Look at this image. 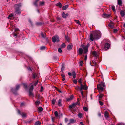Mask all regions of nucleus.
I'll return each instance as SVG.
<instances>
[{
    "mask_svg": "<svg viewBox=\"0 0 125 125\" xmlns=\"http://www.w3.org/2000/svg\"><path fill=\"white\" fill-rule=\"evenodd\" d=\"M101 35V33L100 31L98 30H96L94 31L93 33L90 34V39L92 41H93L94 40L98 39L100 38Z\"/></svg>",
    "mask_w": 125,
    "mask_h": 125,
    "instance_id": "f257e3e1",
    "label": "nucleus"
},
{
    "mask_svg": "<svg viewBox=\"0 0 125 125\" xmlns=\"http://www.w3.org/2000/svg\"><path fill=\"white\" fill-rule=\"evenodd\" d=\"M89 45H86V46L83 45L82 46L83 49H83L81 48H79L78 50V52L80 54H82L83 52V53L84 54H86L88 52V47Z\"/></svg>",
    "mask_w": 125,
    "mask_h": 125,
    "instance_id": "f03ea898",
    "label": "nucleus"
},
{
    "mask_svg": "<svg viewBox=\"0 0 125 125\" xmlns=\"http://www.w3.org/2000/svg\"><path fill=\"white\" fill-rule=\"evenodd\" d=\"M21 5V3L15 5L14 6L15 12L17 14H19L21 13L20 7Z\"/></svg>",
    "mask_w": 125,
    "mask_h": 125,
    "instance_id": "7ed1b4c3",
    "label": "nucleus"
},
{
    "mask_svg": "<svg viewBox=\"0 0 125 125\" xmlns=\"http://www.w3.org/2000/svg\"><path fill=\"white\" fill-rule=\"evenodd\" d=\"M105 86V83L103 82H101L100 84L97 85V88L99 91H101V92H102L103 90V87H104Z\"/></svg>",
    "mask_w": 125,
    "mask_h": 125,
    "instance_id": "20e7f679",
    "label": "nucleus"
},
{
    "mask_svg": "<svg viewBox=\"0 0 125 125\" xmlns=\"http://www.w3.org/2000/svg\"><path fill=\"white\" fill-rule=\"evenodd\" d=\"M59 37L57 35H55L54 36L52 37V41L54 43L56 42H58L59 41Z\"/></svg>",
    "mask_w": 125,
    "mask_h": 125,
    "instance_id": "39448f33",
    "label": "nucleus"
},
{
    "mask_svg": "<svg viewBox=\"0 0 125 125\" xmlns=\"http://www.w3.org/2000/svg\"><path fill=\"white\" fill-rule=\"evenodd\" d=\"M80 89L81 90L83 89L84 90H86L88 89V87L86 85H83L82 84H81L80 85Z\"/></svg>",
    "mask_w": 125,
    "mask_h": 125,
    "instance_id": "423d86ee",
    "label": "nucleus"
},
{
    "mask_svg": "<svg viewBox=\"0 0 125 125\" xmlns=\"http://www.w3.org/2000/svg\"><path fill=\"white\" fill-rule=\"evenodd\" d=\"M20 87V86L19 85H17L15 89L14 90V89H13V88H11V90L14 94H16V92L15 93V92L14 91H15V90L17 91V90H18L19 88Z\"/></svg>",
    "mask_w": 125,
    "mask_h": 125,
    "instance_id": "0eeeda50",
    "label": "nucleus"
},
{
    "mask_svg": "<svg viewBox=\"0 0 125 125\" xmlns=\"http://www.w3.org/2000/svg\"><path fill=\"white\" fill-rule=\"evenodd\" d=\"M111 45L110 44L108 43H106L104 45V48L105 49H108L111 47Z\"/></svg>",
    "mask_w": 125,
    "mask_h": 125,
    "instance_id": "6e6552de",
    "label": "nucleus"
},
{
    "mask_svg": "<svg viewBox=\"0 0 125 125\" xmlns=\"http://www.w3.org/2000/svg\"><path fill=\"white\" fill-rule=\"evenodd\" d=\"M18 113L21 115L23 117H26V115L25 113H22L21 114L20 112V110H18Z\"/></svg>",
    "mask_w": 125,
    "mask_h": 125,
    "instance_id": "1a4fd4ad",
    "label": "nucleus"
},
{
    "mask_svg": "<svg viewBox=\"0 0 125 125\" xmlns=\"http://www.w3.org/2000/svg\"><path fill=\"white\" fill-rule=\"evenodd\" d=\"M76 122V120L74 119H71L69 120V122L67 124L68 125H69L70 124Z\"/></svg>",
    "mask_w": 125,
    "mask_h": 125,
    "instance_id": "9d476101",
    "label": "nucleus"
},
{
    "mask_svg": "<svg viewBox=\"0 0 125 125\" xmlns=\"http://www.w3.org/2000/svg\"><path fill=\"white\" fill-rule=\"evenodd\" d=\"M73 46L72 44L71 43L70 44L67 46V49L68 50H71Z\"/></svg>",
    "mask_w": 125,
    "mask_h": 125,
    "instance_id": "9b49d317",
    "label": "nucleus"
},
{
    "mask_svg": "<svg viewBox=\"0 0 125 125\" xmlns=\"http://www.w3.org/2000/svg\"><path fill=\"white\" fill-rule=\"evenodd\" d=\"M62 17L66 18L68 16V14H65L64 12H63L62 14Z\"/></svg>",
    "mask_w": 125,
    "mask_h": 125,
    "instance_id": "f8f14e48",
    "label": "nucleus"
},
{
    "mask_svg": "<svg viewBox=\"0 0 125 125\" xmlns=\"http://www.w3.org/2000/svg\"><path fill=\"white\" fill-rule=\"evenodd\" d=\"M104 116L105 118L106 119H107L109 118V116L108 115V113L106 111L104 113Z\"/></svg>",
    "mask_w": 125,
    "mask_h": 125,
    "instance_id": "ddd939ff",
    "label": "nucleus"
},
{
    "mask_svg": "<svg viewBox=\"0 0 125 125\" xmlns=\"http://www.w3.org/2000/svg\"><path fill=\"white\" fill-rule=\"evenodd\" d=\"M61 102L62 100L60 99H59L58 102V105L59 107H61L62 106Z\"/></svg>",
    "mask_w": 125,
    "mask_h": 125,
    "instance_id": "4468645a",
    "label": "nucleus"
},
{
    "mask_svg": "<svg viewBox=\"0 0 125 125\" xmlns=\"http://www.w3.org/2000/svg\"><path fill=\"white\" fill-rule=\"evenodd\" d=\"M73 98V95L70 96L69 98L66 99L67 101H69L72 100Z\"/></svg>",
    "mask_w": 125,
    "mask_h": 125,
    "instance_id": "2eb2a0df",
    "label": "nucleus"
},
{
    "mask_svg": "<svg viewBox=\"0 0 125 125\" xmlns=\"http://www.w3.org/2000/svg\"><path fill=\"white\" fill-rule=\"evenodd\" d=\"M68 5H66L62 7V9L63 10H65L68 7Z\"/></svg>",
    "mask_w": 125,
    "mask_h": 125,
    "instance_id": "dca6fc26",
    "label": "nucleus"
},
{
    "mask_svg": "<svg viewBox=\"0 0 125 125\" xmlns=\"http://www.w3.org/2000/svg\"><path fill=\"white\" fill-rule=\"evenodd\" d=\"M41 35L42 37L44 38H45L46 37V34L45 33H43L42 32L41 33Z\"/></svg>",
    "mask_w": 125,
    "mask_h": 125,
    "instance_id": "f3484780",
    "label": "nucleus"
},
{
    "mask_svg": "<svg viewBox=\"0 0 125 125\" xmlns=\"http://www.w3.org/2000/svg\"><path fill=\"white\" fill-rule=\"evenodd\" d=\"M64 66V64H62L61 68V70L62 72H63V71L65 67Z\"/></svg>",
    "mask_w": 125,
    "mask_h": 125,
    "instance_id": "a211bd4d",
    "label": "nucleus"
},
{
    "mask_svg": "<svg viewBox=\"0 0 125 125\" xmlns=\"http://www.w3.org/2000/svg\"><path fill=\"white\" fill-rule=\"evenodd\" d=\"M56 5L58 6L60 8L62 7V4L60 2H59L56 4Z\"/></svg>",
    "mask_w": 125,
    "mask_h": 125,
    "instance_id": "6ab92c4d",
    "label": "nucleus"
},
{
    "mask_svg": "<svg viewBox=\"0 0 125 125\" xmlns=\"http://www.w3.org/2000/svg\"><path fill=\"white\" fill-rule=\"evenodd\" d=\"M75 89L77 90H79L81 91L80 89V87H79L77 85L76 86H75Z\"/></svg>",
    "mask_w": 125,
    "mask_h": 125,
    "instance_id": "aec40b11",
    "label": "nucleus"
},
{
    "mask_svg": "<svg viewBox=\"0 0 125 125\" xmlns=\"http://www.w3.org/2000/svg\"><path fill=\"white\" fill-rule=\"evenodd\" d=\"M72 75L73 78H75L76 77V73L75 72L73 71L72 72Z\"/></svg>",
    "mask_w": 125,
    "mask_h": 125,
    "instance_id": "412c9836",
    "label": "nucleus"
},
{
    "mask_svg": "<svg viewBox=\"0 0 125 125\" xmlns=\"http://www.w3.org/2000/svg\"><path fill=\"white\" fill-rule=\"evenodd\" d=\"M125 13L123 11H120V14L122 17H123L125 15Z\"/></svg>",
    "mask_w": 125,
    "mask_h": 125,
    "instance_id": "4be33fe9",
    "label": "nucleus"
},
{
    "mask_svg": "<svg viewBox=\"0 0 125 125\" xmlns=\"http://www.w3.org/2000/svg\"><path fill=\"white\" fill-rule=\"evenodd\" d=\"M122 3V1L121 0H118V4L120 6H121Z\"/></svg>",
    "mask_w": 125,
    "mask_h": 125,
    "instance_id": "5701e85b",
    "label": "nucleus"
},
{
    "mask_svg": "<svg viewBox=\"0 0 125 125\" xmlns=\"http://www.w3.org/2000/svg\"><path fill=\"white\" fill-rule=\"evenodd\" d=\"M33 89V85H32L30 87L29 91H32Z\"/></svg>",
    "mask_w": 125,
    "mask_h": 125,
    "instance_id": "b1692460",
    "label": "nucleus"
},
{
    "mask_svg": "<svg viewBox=\"0 0 125 125\" xmlns=\"http://www.w3.org/2000/svg\"><path fill=\"white\" fill-rule=\"evenodd\" d=\"M39 1V0H36L34 2L33 4L36 7L37 6V2Z\"/></svg>",
    "mask_w": 125,
    "mask_h": 125,
    "instance_id": "393cba45",
    "label": "nucleus"
},
{
    "mask_svg": "<svg viewBox=\"0 0 125 125\" xmlns=\"http://www.w3.org/2000/svg\"><path fill=\"white\" fill-rule=\"evenodd\" d=\"M56 101L55 99H53L52 101V103L54 105L55 104Z\"/></svg>",
    "mask_w": 125,
    "mask_h": 125,
    "instance_id": "a878e982",
    "label": "nucleus"
},
{
    "mask_svg": "<svg viewBox=\"0 0 125 125\" xmlns=\"http://www.w3.org/2000/svg\"><path fill=\"white\" fill-rule=\"evenodd\" d=\"M46 49V47L45 46H42L40 48V49L41 50H44Z\"/></svg>",
    "mask_w": 125,
    "mask_h": 125,
    "instance_id": "bb28decb",
    "label": "nucleus"
},
{
    "mask_svg": "<svg viewBox=\"0 0 125 125\" xmlns=\"http://www.w3.org/2000/svg\"><path fill=\"white\" fill-rule=\"evenodd\" d=\"M29 95L30 96H33V94L32 93V92L30 91H29Z\"/></svg>",
    "mask_w": 125,
    "mask_h": 125,
    "instance_id": "cd10ccee",
    "label": "nucleus"
},
{
    "mask_svg": "<svg viewBox=\"0 0 125 125\" xmlns=\"http://www.w3.org/2000/svg\"><path fill=\"white\" fill-rule=\"evenodd\" d=\"M41 124V122L39 121H37L35 123V125H39Z\"/></svg>",
    "mask_w": 125,
    "mask_h": 125,
    "instance_id": "c85d7f7f",
    "label": "nucleus"
},
{
    "mask_svg": "<svg viewBox=\"0 0 125 125\" xmlns=\"http://www.w3.org/2000/svg\"><path fill=\"white\" fill-rule=\"evenodd\" d=\"M37 75L35 73H32V77L34 79L37 76Z\"/></svg>",
    "mask_w": 125,
    "mask_h": 125,
    "instance_id": "c756f323",
    "label": "nucleus"
},
{
    "mask_svg": "<svg viewBox=\"0 0 125 125\" xmlns=\"http://www.w3.org/2000/svg\"><path fill=\"white\" fill-rule=\"evenodd\" d=\"M39 5L40 6H43L44 5V2L43 1L40 2Z\"/></svg>",
    "mask_w": 125,
    "mask_h": 125,
    "instance_id": "7c9ffc66",
    "label": "nucleus"
},
{
    "mask_svg": "<svg viewBox=\"0 0 125 125\" xmlns=\"http://www.w3.org/2000/svg\"><path fill=\"white\" fill-rule=\"evenodd\" d=\"M82 79L81 78H80L78 80V82L80 84H82Z\"/></svg>",
    "mask_w": 125,
    "mask_h": 125,
    "instance_id": "2f4dec72",
    "label": "nucleus"
},
{
    "mask_svg": "<svg viewBox=\"0 0 125 125\" xmlns=\"http://www.w3.org/2000/svg\"><path fill=\"white\" fill-rule=\"evenodd\" d=\"M40 103V102L38 100L36 101L35 102V104L36 105H38Z\"/></svg>",
    "mask_w": 125,
    "mask_h": 125,
    "instance_id": "473e14b6",
    "label": "nucleus"
},
{
    "mask_svg": "<svg viewBox=\"0 0 125 125\" xmlns=\"http://www.w3.org/2000/svg\"><path fill=\"white\" fill-rule=\"evenodd\" d=\"M66 46L65 44V43H64L62 44L61 45V47L62 48H65Z\"/></svg>",
    "mask_w": 125,
    "mask_h": 125,
    "instance_id": "72a5a7b5",
    "label": "nucleus"
},
{
    "mask_svg": "<svg viewBox=\"0 0 125 125\" xmlns=\"http://www.w3.org/2000/svg\"><path fill=\"white\" fill-rule=\"evenodd\" d=\"M93 55H98V52H96L95 51H93L92 52Z\"/></svg>",
    "mask_w": 125,
    "mask_h": 125,
    "instance_id": "f704fd0d",
    "label": "nucleus"
},
{
    "mask_svg": "<svg viewBox=\"0 0 125 125\" xmlns=\"http://www.w3.org/2000/svg\"><path fill=\"white\" fill-rule=\"evenodd\" d=\"M83 110L85 111H87L88 110L87 108L86 107H83Z\"/></svg>",
    "mask_w": 125,
    "mask_h": 125,
    "instance_id": "c9c22d12",
    "label": "nucleus"
},
{
    "mask_svg": "<svg viewBox=\"0 0 125 125\" xmlns=\"http://www.w3.org/2000/svg\"><path fill=\"white\" fill-rule=\"evenodd\" d=\"M54 115L56 117H57L58 116V115L57 111H56L55 112Z\"/></svg>",
    "mask_w": 125,
    "mask_h": 125,
    "instance_id": "e433bc0d",
    "label": "nucleus"
},
{
    "mask_svg": "<svg viewBox=\"0 0 125 125\" xmlns=\"http://www.w3.org/2000/svg\"><path fill=\"white\" fill-rule=\"evenodd\" d=\"M38 109L39 111H42L43 110V109L41 107H39Z\"/></svg>",
    "mask_w": 125,
    "mask_h": 125,
    "instance_id": "4c0bfd02",
    "label": "nucleus"
},
{
    "mask_svg": "<svg viewBox=\"0 0 125 125\" xmlns=\"http://www.w3.org/2000/svg\"><path fill=\"white\" fill-rule=\"evenodd\" d=\"M103 15L107 17H109L110 16V14H103Z\"/></svg>",
    "mask_w": 125,
    "mask_h": 125,
    "instance_id": "58836bf2",
    "label": "nucleus"
},
{
    "mask_svg": "<svg viewBox=\"0 0 125 125\" xmlns=\"http://www.w3.org/2000/svg\"><path fill=\"white\" fill-rule=\"evenodd\" d=\"M75 103V104H77L76 105H78L79 106H80V104L79 103V100H78V99H77V102L76 103Z\"/></svg>",
    "mask_w": 125,
    "mask_h": 125,
    "instance_id": "ea45409f",
    "label": "nucleus"
},
{
    "mask_svg": "<svg viewBox=\"0 0 125 125\" xmlns=\"http://www.w3.org/2000/svg\"><path fill=\"white\" fill-rule=\"evenodd\" d=\"M82 114L81 113H79L78 114V117H79L80 118H82Z\"/></svg>",
    "mask_w": 125,
    "mask_h": 125,
    "instance_id": "a19ab883",
    "label": "nucleus"
},
{
    "mask_svg": "<svg viewBox=\"0 0 125 125\" xmlns=\"http://www.w3.org/2000/svg\"><path fill=\"white\" fill-rule=\"evenodd\" d=\"M112 9L113 11H115V8L114 6H112Z\"/></svg>",
    "mask_w": 125,
    "mask_h": 125,
    "instance_id": "79ce46f5",
    "label": "nucleus"
},
{
    "mask_svg": "<svg viewBox=\"0 0 125 125\" xmlns=\"http://www.w3.org/2000/svg\"><path fill=\"white\" fill-rule=\"evenodd\" d=\"M109 26L112 28H114V25L109 24L108 25Z\"/></svg>",
    "mask_w": 125,
    "mask_h": 125,
    "instance_id": "37998d69",
    "label": "nucleus"
},
{
    "mask_svg": "<svg viewBox=\"0 0 125 125\" xmlns=\"http://www.w3.org/2000/svg\"><path fill=\"white\" fill-rule=\"evenodd\" d=\"M53 59L54 60H56L58 59V58L56 56H55L53 57Z\"/></svg>",
    "mask_w": 125,
    "mask_h": 125,
    "instance_id": "c03bdc74",
    "label": "nucleus"
},
{
    "mask_svg": "<svg viewBox=\"0 0 125 125\" xmlns=\"http://www.w3.org/2000/svg\"><path fill=\"white\" fill-rule=\"evenodd\" d=\"M117 125H125V124L123 123H118Z\"/></svg>",
    "mask_w": 125,
    "mask_h": 125,
    "instance_id": "a18cd8bd",
    "label": "nucleus"
},
{
    "mask_svg": "<svg viewBox=\"0 0 125 125\" xmlns=\"http://www.w3.org/2000/svg\"><path fill=\"white\" fill-rule=\"evenodd\" d=\"M13 16V14H10L9 15L8 17V18L9 19H10V18L12 17Z\"/></svg>",
    "mask_w": 125,
    "mask_h": 125,
    "instance_id": "49530a36",
    "label": "nucleus"
},
{
    "mask_svg": "<svg viewBox=\"0 0 125 125\" xmlns=\"http://www.w3.org/2000/svg\"><path fill=\"white\" fill-rule=\"evenodd\" d=\"M58 51L60 53H61L62 52V50L60 48H59L58 49Z\"/></svg>",
    "mask_w": 125,
    "mask_h": 125,
    "instance_id": "de8ad7c7",
    "label": "nucleus"
},
{
    "mask_svg": "<svg viewBox=\"0 0 125 125\" xmlns=\"http://www.w3.org/2000/svg\"><path fill=\"white\" fill-rule=\"evenodd\" d=\"M104 96V95L103 94H100V95L99 96V98H102Z\"/></svg>",
    "mask_w": 125,
    "mask_h": 125,
    "instance_id": "09e8293b",
    "label": "nucleus"
},
{
    "mask_svg": "<svg viewBox=\"0 0 125 125\" xmlns=\"http://www.w3.org/2000/svg\"><path fill=\"white\" fill-rule=\"evenodd\" d=\"M23 84L24 86V87H25V88L26 89L27 88V85L25 83H23Z\"/></svg>",
    "mask_w": 125,
    "mask_h": 125,
    "instance_id": "8fccbe9b",
    "label": "nucleus"
},
{
    "mask_svg": "<svg viewBox=\"0 0 125 125\" xmlns=\"http://www.w3.org/2000/svg\"><path fill=\"white\" fill-rule=\"evenodd\" d=\"M83 61H80V62L79 63H80V66H82V64H83Z\"/></svg>",
    "mask_w": 125,
    "mask_h": 125,
    "instance_id": "3c124183",
    "label": "nucleus"
},
{
    "mask_svg": "<svg viewBox=\"0 0 125 125\" xmlns=\"http://www.w3.org/2000/svg\"><path fill=\"white\" fill-rule=\"evenodd\" d=\"M65 38L68 41H69V37H68V36L65 35Z\"/></svg>",
    "mask_w": 125,
    "mask_h": 125,
    "instance_id": "603ef678",
    "label": "nucleus"
},
{
    "mask_svg": "<svg viewBox=\"0 0 125 125\" xmlns=\"http://www.w3.org/2000/svg\"><path fill=\"white\" fill-rule=\"evenodd\" d=\"M36 25H40L42 24V23L40 22H37L36 23Z\"/></svg>",
    "mask_w": 125,
    "mask_h": 125,
    "instance_id": "864d4df0",
    "label": "nucleus"
},
{
    "mask_svg": "<svg viewBox=\"0 0 125 125\" xmlns=\"http://www.w3.org/2000/svg\"><path fill=\"white\" fill-rule=\"evenodd\" d=\"M38 80H37V81L36 82H35V83L34 84V86H36L38 84Z\"/></svg>",
    "mask_w": 125,
    "mask_h": 125,
    "instance_id": "5fc2aeb1",
    "label": "nucleus"
},
{
    "mask_svg": "<svg viewBox=\"0 0 125 125\" xmlns=\"http://www.w3.org/2000/svg\"><path fill=\"white\" fill-rule=\"evenodd\" d=\"M73 82L75 84H76L77 83V81L76 80L74 79L73 80Z\"/></svg>",
    "mask_w": 125,
    "mask_h": 125,
    "instance_id": "6e6d98bb",
    "label": "nucleus"
},
{
    "mask_svg": "<svg viewBox=\"0 0 125 125\" xmlns=\"http://www.w3.org/2000/svg\"><path fill=\"white\" fill-rule=\"evenodd\" d=\"M43 86H42L41 87V90H40V92H42L43 91Z\"/></svg>",
    "mask_w": 125,
    "mask_h": 125,
    "instance_id": "4d7b16f0",
    "label": "nucleus"
},
{
    "mask_svg": "<svg viewBox=\"0 0 125 125\" xmlns=\"http://www.w3.org/2000/svg\"><path fill=\"white\" fill-rule=\"evenodd\" d=\"M24 105V103H21L20 104V106H23Z\"/></svg>",
    "mask_w": 125,
    "mask_h": 125,
    "instance_id": "13d9d810",
    "label": "nucleus"
},
{
    "mask_svg": "<svg viewBox=\"0 0 125 125\" xmlns=\"http://www.w3.org/2000/svg\"><path fill=\"white\" fill-rule=\"evenodd\" d=\"M117 30L116 29H114V33H116L117 32Z\"/></svg>",
    "mask_w": 125,
    "mask_h": 125,
    "instance_id": "bf43d9fd",
    "label": "nucleus"
},
{
    "mask_svg": "<svg viewBox=\"0 0 125 125\" xmlns=\"http://www.w3.org/2000/svg\"><path fill=\"white\" fill-rule=\"evenodd\" d=\"M99 102L101 105H103V103L101 101H99Z\"/></svg>",
    "mask_w": 125,
    "mask_h": 125,
    "instance_id": "052dcab7",
    "label": "nucleus"
},
{
    "mask_svg": "<svg viewBox=\"0 0 125 125\" xmlns=\"http://www.w3.org/2000/svg\"><path fill=\"white\" fill-rule=\"evenodd\" d=\"M76 104H75V103H73L72 104L73 107L75 106L76 105Z\"/></svg>",
    "mask_w": 125,
    "mask_h": 125,
    "instance_id": "680f3d73",
    "label": "nucleus"
},
{
    "mask_svg": "<svg viewBox=\"0 0 125 125\" xmlns=\"http://www.w3.org/2000/svg\"><path fill=\"white\" fill-rule=\"evenodd\" d=\"M68 75L70 76H72V74L71 73L69 72L68 73Z\"/></svg>",
    "mask_w": 125,
    "mask_h": 125,
    "instance_id": "e2e57ef3",
    "label": "nucleus"
},
{
    "mask_svg": "<svg viewBox=\"0 0 125 125\" xmlns=\"http://www.w3.org/2000/svg\"><path fill=\"white\" fill-rule=\"evenodd\" d=\"M73 107L72 105H70L69 106V109H71V108H72Z\"/></svg>",
    "mask_w": 125,
    "mask_h": 125,
    "instance_id": "0e129e2a",
    "label": "nucleus"
},
{
    "mask_svg": "<svg viewBox=\"0 0 125 125\" xmlns=\"http://www.w3.org/2000/svg\"><path fill=\"white\" fill-rule=\"evenodd\" d=\"M81 92V94L82 95H83V91H82V90H81V91H80Z\"/></svg>",
    "mask_w": 125,
    "mask_h": 125,
    "instance_id": "69168bd1",
    "label": "nucleus"
},
{
    "mask_svg": "<svg viewBox=\"0 0 125 125\" xmlns=\"http://www.w3.org/2000/svg\"><path fill=\"white\" fill-rule=\"evenodd\" d=\"M65 122L66 123L68 121V119L67 118H65Z\"/></svg>",
    "mask_w": 125,
    "mask_h": 125,
    "instance_id": "338daca9",
    "label": "nucleus"
},
{
    "mask_svg": "<svg viewBox=\"0 0 125 125\" xmlns=\"http://www.w3.org/2000/svg\"><path fill=\"white\" fill-rule=\"evenodd\" d=\"M28 69L29 71H31V69L30 67H29L28 68Z\"/></svg>",
    "mask_w": 125,
    "mask_h": 125,
    "instance_id": "774afa93",
    "label": "nucleus"
}]
</instances>
